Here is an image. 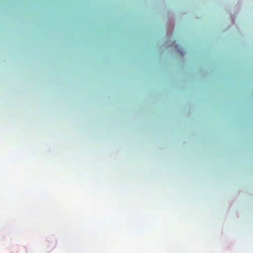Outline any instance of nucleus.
<instances>
[{"mask_svg":"<svg viewBox=\"0 0 253 253\" xmlns=\"http://www.w3.org/2000/svg\"><path fill=\"white\" fill-rule=\"evenodd\" d=\"M175 47L177 52L179 53L181 56H183L185 55V52L181 47L178 45H175Z\"/></svg>","mask_w":253,"mask_h":253,"instance_id":"nucleus-2","label":"nucleus"},{"mask_svg":"<svg viewBox=\"0 0 253 253\" xmlns=\"http://www.w3.org/2000/svg\"><path fill=\"white\" fill-rule=\"evenodd\" d=\"M174 18L172 17L169 16V20L167 23V36L168 37H170L172 35L173 30L174 29L173 27V23H174Z\"/></svg>","mask_w":253,"mask_h":253,"instance_id":"nucleus-1","label":"nucleus"},{"mask_svg":"<svg viewBox=\"0 0 253 253\" xmlns=\"http://www.w3.org/2000/svg\"><path fill=\"white\" fill-rule=\"evenodd\" d=\"M170 46L173 47V44L170 45Z\"/></svg>","mask_w":253,"mask_h":253,"instance_id":"nucleus-4","label":"nucleus"},{"mask_svg":"<svg viewBox=\"0 0 253 253\" xmlns=\"http://www.w3.org/2000/svg\"><path fill=\"white\" fill-rule=\"evenodd\" d=\"M231 19H232V24H234L235 21V17L233 15H231Z\"/></svg>","mask_w":253,"mask_h":253,"instance_id":"nucleus-3","label":"nucleus"}]
</instances>
